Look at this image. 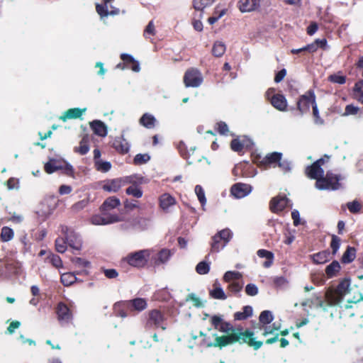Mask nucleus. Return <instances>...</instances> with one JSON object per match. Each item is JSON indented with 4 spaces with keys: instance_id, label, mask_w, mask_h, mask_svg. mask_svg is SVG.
Segmentation results:
<instances>
[{
    "instance_id": "1",
    "label": "nucleus",
    "mask_w": 363,
    "mask_h": 363,
    "mask_svg": "<svg viewBox=\"0 0 363 363\" xmlns=\"http://www.w3.org/2000/svg\"><path fill=\"white\" fill-rule=\"evenodd\" d=\"M218 330L227 333V335L218 336L214 334L215 341L208 342L207 347H223L235 343H246L253 347L254 350H259L263 345L262 341H256L254 332L246 330H243L242 327H233L230 323L223 321Z\"/></svg>"
},
{
    "instance_id": "2",
    "label": "nucleus",
    "mask_w": 363,
    "mask_h": 363,
    "mask_svg": "<svg viewBox=\"0 0 363 363\" xmlns=\"http://www.w3.org/2000/svg\"><path fill=\"white\" fill-rule=\"evenodd\" d=\"M344 179L340 174L327 172L325 176L319 178L315 182V187L319 190H337L342 187L340 181Z\"/></svg>"
},
{
    "instance_id": "3",
    "label": "nucleus",
    "mask_w": 363,
    "mask_h": 363,
    "mask_svg": "<svg viewBox=\"0 0 363 363\" xmlns=\"http://www.w3.org/2000/svg\"><path fill=\"white\" fill-rule=\"evenodd\" d=\"M152 249H145L130 252L123 259L129 265L142 268L146 265L152 252Z\"/></svg>"
},
{
    "instance_id": "4",
    "label": "nucleus",
    "mask_w": 363,
    "mask_h": 363,
    "mask_svg": "<svg viewBox=\"0 0 363 363\" xmlns=\"http://www.w3.org/2000/svg\"><path fill=\"white\" fill-rule=\"evenodd\" d=\"M350 279L345 278L342 280L335 292L328 291L325 294L326 299L330 306L338 304L343 297L350 292Z\"/></svg>"
},
{
    "instance_id": "5",
    "label": "nucleus",
    "mask_w": 363,
    "mask_h": 363,
    "mask_svg": "<svg viewBox=\"0 0 363 363\" xmlns=\"http://www.w3.org/2000/svg\"><path fill=\"white\" fill-rule=\"evenodd\" d=\"M61 234L65 236L67 244L73 249L79 250L82 245V241L79 234L76 233L74 229L67 225L60 226Z\"/></svg>"
},
{
    "instance_id": "6",
    "label": "nucleus",
    "mask_w": 363,
    "mask_h": 363,
    "mask_svg": "<svg viewBox=\"0 0 363 363\" xmlns=\"http://www.w3.org/2000/svg\"><path fill=\"white\" fill-rule=\"evenodd\" d=\"M203 81L202 74L196 68L187 69L184 76V83L186 87H199Z\"/></svg>"
},
{
    "instance_id": "7",
    "label": "nucleus",
    "mask_w": 363,
    "mask_h": 363,
    "mask_svg": "<svg viewBox=\"0 0 363 363\" xmlns=\"http://www.w3.org/2000/svg\"><path fill=\"white\" fill-rule=\"evenodd\" d=\"M315 102V95L312 90L308 91L305 94L300 96L297 102V108L301 114L303 115L309 111L311 106H313Z\"/></svg>"
},
{
    "instance_id": "8",
    "label": "nucleus",
    "mask_w": 363,
    "mask_h": 363,
    "mask_svg": "<svg viewBox=\"0 0 363 363\" xmlns=\"http://www.w3.org/2000/svg\"><path fill=\"white\" fill-rule=\"evenodd\" d=\"M44 169L48 174H52L60 169H65V173L68 175L73 172L72 165L56 159H50L45 164Z\"/></svg>"
},
{
    "instance_id": "9",
    "label": "nucleus",
    "mask_w": 363,
    "mask_h": 363,
    "mask_svg": "<svg viewBox=\"0 0 363 363\" xmlns=\"http://www.w3.org/2000/svg\"><path fill=\"white\" fill-rule=\"evenodd\" d=\"M325 163V160L320 158L314 162L311 166H308L306 169V174L307 177L312 179H315L316 182L319 178L324 177V170L322 165Z\"/></svg>"
},
{
    "instance_id": "10",
    "label": "nucleus",
    "mask_w": 363,
    "mask_h": 363,
    "mask_svg": "<svg viewBox=\"0 0 363 363\" xmlns=\"http://www.w3.org/2000/svg\"><path fill=\"white\" fill-rule=\"evenodd\" d=\"M152 325L155 328H160L162 330H165L167 328L164 315L158 310H152L149 313V319L147 321L146 327H151Z\"/></svg>"
},
{
    "instance_id": "11",
    "label": "nucleus",
    "mask_w": 363,
    "mask_h": 363,
    "mask_svg": "<svg viewBox=\"0 0 363 363\" xmlns=\"http://www.w3.org/2000/svg\"><path fill=\"white\" fill-rule=\"evenodd\" d=\"M120 220L119 216L117 214H108L103 213V215H94L91 218V223L93 225H108L117 223Z\"/></svg>"
},
{
    "instance_id": "12",
    "label": "nucleus",
    "mask_w": 363,
    "mask_h": 363,
    "mask_svg": "<svg viewBox=\"0 0 363 363\" xmlns=\"http://www.w3.org/2000/svg\"><path fill=\"white\" fill-rule=\"evenodd\" d=\"M271 92H274V89H269L267 91V96L270 101L271 104L277 110L280 111H286L287 108V100L283 94H274L271 98L269 95Z\"/></svg>"
},
{
    "instance_id": "13",
    "label": "nucleus",
    "mask_w": 363,
    "mask_h": 363,
    "mask_svg": "<svg viewBox=\"0 0 363 363\" xmlns=\"http://www.w3.org/2000/svg\"><path fill=\"white\" fill-rule=\"evenodd\" d=\"M252 190L250 184L237 183L232 186L231 194L236 199H242L249 195Z\"/></svg>"
},
{
    "instance_id": "14",
    "label": "nucleus",
    "mask_w": 363,
    "mask_h": 363,
    "mask_svg": "<svg viewBox=\"0 0 363 363\" xmlns=\"http://www.w3.org/2000/svg\"><path fill=\"white\" fill-rule=\"evenodd\" d=\"M56 313L57 319L62 325L68 323L72 319V313L70 309L63 303H58Z\"/></svg>"
},
{
    "instance_id": "15",
    "label": "nucleus",
    "mask_w": 363,
    "mask_h": 363,
    "mask_svg": "<svg viewBox=\"0 0 363 363\" xmlns=\"http://www.w3.org/2000/svg\"><path fill=\"white\" fill-rule=\"evenodd\" d=\"M290 201L284 196H278L274 198L270 203V208L272 212L282 211L286 206L291 205Z\"/></svg>"
},
{
    "instance_id": "16",
    "label": "nucleus",
    "mask_w": 363,
    "mask_h": 363,
    "mask_svg": "<svg viewBox=\"0 0 363 363\" xmlns=\"http://www.w3.org/2000/svg\"><path fill=\"white\" fill-rule=\"evenodd\" d=\"M173 252L168 249H162L156 255H151V259L155 265L159 266L160 264H166L172 256Z\"/></svg>"
},
{
    "instance_id": "17",
    "label": "nucleus",
    "mask_w": 363,
    "mask_h": 363,
    "mask_svg": "<svg viewBox=\"0 0 363 363\" xmlns=\"http://www.w3.org/2000/svg\"><path fill=\"white\" fill-rule=\"evenodd\" d=\"M113 1V0H104V4H96V11L101 18L106 17L108 15L114 16L119 13V9L112 6H110L112 9L110 11H108V4Z\"/></svg>"
},
{
    "instance_id": "18",
    "label": "nucleus",
    "mask_w": 363,
    "mask_h": 363,
    "mask_svg": "<svg viewBox=\"0 0 363 363\" xmlns=\"http://www.w3.org/2000/svg\"><path fill=\"white\" fill-rule=\"evenodd\" d=\"M261 0H239L238 6L242 13L255 11L260 6Z\"/></svg>"
},
{
    "instance_id": "19",
    "label": "nucleus",
    "mask_w": 363,
    "mask_h": 363,
    "mask_svg": "<svg viewBox=\"0 0 363 363\" xmlns=\"http://www.w3.org/2000/svg\"><path fill=\"white\" fill-rule=\"evenodd\" d=\"M112 145L117 152L122 154L128 153L130 150V144L124 138L123 135L115 138Z\"/></svg>"
},
{
    "instance_id": "20",
    "label": "nucleus",
    "mask_w": 363,
    "mask_h": 363,
    "mask_svg": "<svg viewBox=\"0 0 363 363\" xmlns=\"http://www.w3.org/2000/svg\"><path fill=\"white\" fill-rule=\"evenodd\" d=\"M86 108H72L65 111L60 119L65 122L69 119L81 118L82 116L86 112Z\"/></svg>"
},
{
    "instance_id": "21",
    "label": "nucleus",
    "mask_w": 363,
    "mask_h": 363,
    "mask_svg": "<svg viewBox=\"0 0 363 363\" xmlns=\"http://www.w3.org/2000/svg\"><path fill=\"white\" fill-rule=\"evenodd\" d=\"M282 157V154L278 152H274L267 154L260 162L261 164L267 167H275Z\"/></svg>"
},
{
    "instance_id": "22",
    "label": "nucleus",
    "mask_w": 363,
    "mask_h": 363,
    "mask_svg": "<svg viewBox=\"0 0 363 363\" xmlns=\"http://www.w3.org/2000/svg\"><path fill=\"white\" fill-rule=\"evenodd\" d=\"M159 201L160 208L165 212H168L169 208L176 204L174 197L167 193L162 194Z\"/></svg>"
},
{
    "instance_id": "23",
    "label": "nucleus",
    "mask_w": 363,
    "mask_h": 363,
    "mask_svg": "<svg viewBox=\"0 0 363 363\" xmlns=\"http://www.w3.org/2000/svg\"><path fill=\"white\" fill-rule=\"evenodd\" d=\"M209 294L214 299L225 300L227 298V295L218 280L214 281L213 289L210 290Z\"/></svg>"
},
{
    "instance_id": "24",
    "label": "nucleus",
    "mask_w": 363,
    "mask_h": 363,
    "mask_svg": "<svg viewBox=\"0 0 363 363\" xmlns=\"http://www.w3.org/2000/svg\"><path fill=\"white\" fill-rule=\"evenodd\" d=\"M121 205V201L116 196H111L106 199L101 206V211L102 213H106L115 208H117Z\"/></svg>"
},
{
    "instance_id": "25",
    "label": "nucleus",
    "mask_w": 363,
    "mask_h": 363,
    "mask_svg": "<svg viewBox=\"0 0 363 363\" xmlns=\"http://www.w3.org/2000/svg\"><path fill=\"white\" fill-rule=\"evenodd\" d=\"M90 127L96 135L101 137H105L107 135V127L102 121L99 120L93 121L90 123Z\"/></svg>"
},
{
    "instance_id": "26",
    "label": "nucleus",
    "mask_w": 363,
    "mask_h": 363,
    "mask_svg": "<svg viewBox=\"0 0 363 363\" xmlns=\"http://www.w3.org/2000/svg\"><path fill=\"white\" fill-rule=\"evenodd\" d=\"M123 186L121 178L108 181L103 186V189L108 192H117Z\"/></svg>"
},
{
    "instance_id": "27",
    "label": "nucleus",
    "mask_w": 363,
    "mask_h": 363,
    "mask_svg": "<svg viewBox=\"0 0 363 363\" xmlns=\"http://www.w3.org/2000/svg\"><path fill=\"white\" fill-rule=\"evenodd\" d=\"M123 186L130 184L132 185H140L143 184V177L138 174H133L121 178Z\"/></svg>"
},
{
    "instance_id": "28",
    "label": "nucleus",
    "mask_w": 363,
    "mask_h": 363,
    "mask_svg": "<svg viewBox=\"0 0 363 363\" xmlns=\"http://www.w3.org/2000/svg\"><path fill=\"white\" fill-rule=\"evenodd\" d=\"M215 0H193V7L196 11L201 12L199 17H202V12L207 7L211 6Z\"/></svg>"
},
{
    "instance_id": "29",
    "label": "nucleus",
    "mask_w": 363,
    "mask_h": 363,
    "mask_svg": "<svg viewBox=\"0 0 363 363\" xmlns=\"http://www.w3.org/2000/svg\"><path fill=\"white\" fill-rule=\"evenodd\" d=\"M128 307L137 311H142L147 308V302L145 299L137 298L128 301Z\"/></svg>"
},
{
    "instance_id": "30",
    "label": "nucleus",
    "mask_w": 363,
    "mask_h": 363,
    "mask_svg": "<svg viewBox=\"0 0 363 363\" xmlns=\"http://www.w3.org/2000/svg\"><path fill=\"white\" fill-rule=\"evenodd\" d=\"M311 258L314 263L318 264H325L330 259V252L324 250L311 255Z\"/></svg>"
},
{
    "instance_id": "31",
    "label": "nucleus",
    "mask_w": 363,
    "mask_h": 363,
    "mask_svg": "<svg viewBox=\"0 0 363 363\" xmlns=\"http://www.w3.org/2000/svg\"><path fill=\"white\" fill-rule=\"evenodd\" d=\"M156 118L150 113H146L140 119V123L146 128L151 129L155 127Z\"/></svg>"
},
{
    "instance_id": "32",
    "label": "nucleus",
    "mask_w": 363,
    "mask_h": 363,
    "mask_svg": "<svg viewBox=\"0 0 363 363\" xmlns=\"http://www.w3.org/2000/svg\"><path fill=\"white\" fill-rule=\"evenodd\" d=\"M253 309L250 306H245L242 308V311L236 312L234 314V318L237 320H243L252 315Z\"/></svg>"
},
{
    "instance_id": "33",
    "label": "nucleus",
    "mask_w": 363,
    "mask_h": 363,
    "mask_svg": "<svg viewBox=\"0 0 363 363\" xmlns=\"http://www.w3.org/2000/svg\"><path fill=\"white\" fill-rule=\"evenodd\" d=\"M247 143H250L251 142L250 140H240L238 138H235L231 141L230 147L234 152H240L243 150L244 147L249 146V144Z\"/></svg>"
},
{
    "instance_id": "34",
    "label": "nucleus",
    "mask_w": 363,
    "mask_h": 363,
    "mask_svg": "<svg viewBox=\"0 0 363 363\" xmlns=\"http://www.w3.org/2000/svg\"><path fill=\"white\" fill-rule=\"evenodd\" d=\"M135 218V230H145L150 226V220L149 218L138 217Z\"/></svg>"
},
{
    "instance_id": "35",
    "label": "nucleus",
    "mask_w": 363,
    "mask_h": 363,
    "mask_svg": "<svg viewBox=\"0 0 363 363\" xmlns=\"http://www.w3.org/2000/svg\"><path fill=\"white\" fill-rule=\"evenodd\" d=\"M340 268L341 267L340 263L337 261L335 260L333 261L329 265L326 267L325 273L329 278H332L336 276V274L340 270Z\"/></svg>"
},
{
    "instance_id": "36",
    "label": "nucleus",
    "mask_w": 363,
    "mask_h": 363,
    "mask_svg": "<svg viewBox=\"0 0 363 363\" xmlns=\"http://www.w3.org/2000/svg\"><path fill=\"white\" fill-rule=\"evenodd\" d=\"M356 257V250L352 247H347L342 257V262L345 264L352 262Z\"/></svg>"
},
{
    "instance_id": "37",
    "label": "nucleus",
    "mask_w": 363,
    "mask_h": 363,
    "mask_svg": "<svg viewBox=\"0 0 363 363\" xmlns=\"http://www.w3.org/2000/svg\"><path fill=\"white\" fill-rule=\"evenodd\" d=\"M242 274L236 271H228L224 274L223 280L227 283L240 281L242 278Z\"/></svg>"
},
{
    "instance_id": "38",
    "label": "nucleus",
    "mask_w": 363,
    "mask_h": 363,
    "mask_svg": "<svg viewBox=\"0 0 363 363\" xmlns=\"http://www.w3.org/2000/svg\"><path fill=\"white\" fill-rule=\"evenodd\" d=\"M225 45L223 43L220 41H216L213 44L212 53L215 57H220L225 53Z\"/></svg>"
},
{
    "instance_id": "39",
    "label": "nucleus",
    "mask_w": 363,
    "mask_h": 363,
    "mask_svg": "<svg viewBox=\"0 0 363 363\" xmlns=\"http://www.w3.org/2000/svg\"><path fill=\"white\" fill-rule=\"evenodd\" d=\"M211 252H219L221 249H223L225 246V245L224 244L223 240H221V239L218 236L217 234H216L212 238V242H211Z\"/></svg>"
},
{
    "instance_id": "40",
    "label": "nucleus",
    "mask_w": 363,
    "mask_h": 363,
    "mask_svg": "<svg viewBox=\"0 0 363 363\" xmlns=\"http://www.w3.org/2000/svg\"><path fill=\"white\" fill-rule=\"evenodd\" d=\"M0 236L3 242H9L13 238L14 232L11 228L4 226L1 228Z\"/></svg>"
},
{
    "instance_id": "41",
    "label": "nucleus",
    "mask_w": 363,
    "mask_h": 363,
    "mask_svg": "<svg viewBox=\"0 0 363 363\" xmlns=\"http://www.w3.org/2000/svg\"><path fill=\"white\" fill-rule=\"evenodd\" d=\"M61 282L64 286H68L77 281V277L74 273H64L61 275Z\"/></svg>"
},
{
    "instance_id": "42",
    "label": "nucleus",
    "mask_w": 363,
    "mask_h": 363,
    "mask_svg": "<svg viewBox=\"0 0 363 363\" xmlns=\"http://www.w3.org/2000/svg\"><path fill=\"white\" fill-rule=\"evenodd\" d=\"M139 185H131L125 189V193L128 195L133 196L135 198L139 199L143 196V192Z\"/></svg>"
},
{
    "instance_id": "43",
    "label": "nucleus",
    "mask_w": 363,
    "mask_h": 363,
    "mask_svg": "<svg viewBox=\"0 0 363 363\" xmlns=\"http://www.w3.org/2000/svg\"><path fill=\"white\" fill-rule=\"evenodd\" d=\"M260 323L263 325L269 324L274 320V315L270 311H263L259 317Z\"/></svg>"
},
{
    "instance_id": "44",
    "label": "nucleus",
    "mask_w": 363,
    "mask_h": 363,
    "mask_svg": "<svg viewBox=\"0 0 363 363\" xmlns=\"http://www.w3.org/2000/svg\"><path fill=\"white\" fill-rule=\"evenodd\" d=\"M194 191H195V194H196L199 202L201 203V204L203 207V209H204V206L206 204V195H205L203 189L202 188V186L201 185H196L195 186Z\"/></svg>"
},
{
    "instance_id": "45",
    "label": "nucleus",
    "mask_w": 363,
    "mask_h": 363,
    "mask_svg": "<svg viewBox=\"0 0 363 363\" xmlns=\"http://www.w3.org/2000/svg\"><path fill=\"white\" fill-rule=\"evenodd\" d=\"M216 234L221 239V240H223L225 245L228 243L233 237V233L228 228L223 229Z\"/></svg>"
},
{
    "instance_id": "46",
    "label": "nucleus",
    "mask_w": 363,
    "mask_h": 363,
    "mask_svg": "<svg viewBox=\"0 0 363 363\" xmlns=\"http://www.w3.org/2000/svg\"><path fill=\"white\" fill-rule=\"evenodd\" d=\"M196 271L199 274H206L210 271V262L202 261L198 263L196 267Z\"/></svg>"
},
{
    "instance_id": "47",
    "label": "nucleus",
    "mask_w": 363,
    "mask_h": 363,
    "mask_svg": "<svg viewBox=\"0 0 363 363\" xmlns=\"http://www.w3.org/2000/svg\"><path fill=\"white\" fill-rule=\"evenodd\" d=\"M75 151L82 155H86L89 151L88 140L85 137L81 140L79 146L75 148Z\"/></svg>"
},
{
    "instance_id": "48",
    "label": "nucleus",
    "mask_w": 363,
    "mask_h": 363,
    "mask_svg": "<svg viewBox=\"0 0 363 363\" xmlns=\"http://www.w3.org/2000/svg\"><path fill=\"white\" fill-rule=\"evenodd\" d=\"M95 165L96 169L101 172H107L111 168V164L109 162L106 161L96 160Z\"/></svg>"
},
{
    "instance_id": "49",
    "label": "nucleus",
    "mask_w": 363,
    "mask_h": 363,
    "mask_svg": "<svg viewBox=\"0 0 363 363\" xmlns=\"http://www.w3.org/2000/svg\"><path fill=\"white\" fill-rule=\"evenodd\" d=\"M150 160V156L148 154H137L134 159L133 163L136 165H141L147 163Z\"/></svg>"
},
{
    "instance_id": "50",
    "label": "nucleus",
    "mask_w": 363,
    "mask_h": 363,
    "mask_svg": "<svg viewBox=\"0 0 363 363\" xmlns=\"http://www.w3.org/2000/svg\"><path fill=\"white\" fill-rule=\"evenodd\" d=\"M67 242L65 238H57L55 240V249L60 253H64L67 250Z\"/></svg>"
},
{
    "instance_id": "51",
    "label": "nucleus",
    "mask_w": 363,
    "mask_h": 363,
    "mask_svg": "<svg viewBox=\"0 0 363 363\" xmlns=\"http://www.w3.org/2000/svg\"><path fill=\"white\" fill-rule=\"evenodd\" d=\"M123 230L130 231L135 230V218H129L120 225Z\"/></svg>"
},
{
    "instance_id": "52",
    "label": "nucleus",
    "mask_w": 363,
    "mask_h": 363,
    "mask_svg": "<svg viewBox=\"0 0 363 363\" xmlns=\"http://www.w3.org/2000/svg\"><path fill=\"white\" fill-rule=\"evenodd\" d=\"M273 282L276 287L280 289H284L289 284L288 279L284 277H275L273 279Z\"/></svg>"
},
{
    "instance_id": "53",
    "label": "nucleus",
    "mask_w": 363,
    "mask_h": 363,
    "mask_svg": "<svg viewBox=\"0 0 363 363\" xmlns=\"http://www.w3.org/2000/svg\"><path fill=\"white\" fill-rule=\"evenodd\" d=\"M228 284V289L233 294H238L243 287V283L240 281H233Z\"/></svg>"
},
{
    "instance_id": "54",
    "label": "nucleus",
    "mask_w": 363,
    "mask_h": 363,
    "mask_svg": "<svg viewBox=\"0 0 363 363\" xmlns=\"http://www.w3.org/2000/svg\"><path fill=\"white\" fill-rule=\"evenodd\" d=\"M340 242H341V240L339 237H337L335 235H332L330 247L332 249L333 255H335L337 252V251L340 247Z\"/></svg>"
},
{
    "instance_id": "55",
    "label": "nucleus",
    "mask_w": 363,
    "mask_h": 363,
    "mask_svg": "<svg viewBox=\"0 0 363 363\" xmlns=\"http://www.w3.org/2000/svg\"><path fill=\"white\" fill-rule=\"evenodd\" d=\"M311 304H315L316 305V307L318 308H323V310H326V308H325L324 306V303L323 301H322V297L321 296H315V301H310L309 300L306 301V302L303 303V306H311Z\"/></svg>"
},
{
    "instance_id": "56",
    "label": "nucleus",
    "mask_w": 363,
    "mask_h": 363,
    "mask_svg": "<svg viewBox=\"0 0 363 363\" xmlns=\"http://www.w3.org/2000/svg\"><path fill=\"white\" fill-rule=\"evenodd\" d=\"M186 301H191L193 303V305L197 308H201L203 306V303L195 294H189L186 298Z\"/></svg>"
},
{
    "instance_id": "57",
    "label": "nucleus",
    "mask_w": 363,
    "mask_h": 363,
    "mask_svg": "<svg viewBox=\"0 0 363 363\" xmlns=\"http://www.w3.org/2000/svg\"><path fill=\"white\" fill-rule=\"evenodd\" d=\"M349 211L352 213H359L361 210L362 206L357 201H353L347 203Z\"/></svg>"
},
{
    "instance_id": "58",
    "label": "nucleus",
    "mask_w": 363,
    "mask_h": 363,
    "mask_svg": "<svg viewBox=\"0 0 363 363\" xmlns=\"http://www.w3.org/2000/svg\"><path fill=\"white\" fill-rule=\"evenodd\" d=\"M150 35H155V27L152 21H150L145 28L143 35L145 38H148Z\"/></svg>"
},
{
    "instance_id": "59",
    "label": "nucleus",
    "mask_w": 363,
    "mask_h": 363,
    "mask_svg": "<svg viewBox=\"0 0 363 363\" xmlns=\"http://www.w3.org/2000/svg\"><path fill=\"white\" fill-rule=\"evenodd\" d=\"M48 259L52 264L56 268H60L62 267V261L60 256L57 255L52 254L49 256Z\"/></svg>"
},
{
    "instance_id": "60",
    "label": "nucleus",
    "mask_w": 363,
    "mask_h": 363,
    "mask_svg": "<svg viewBox=\"0 0 363 363\" xmlns=\"http://www.w3.org/2000/svg\"><path fill=\"white\" fill-rule=\"evenodd\" d=\"M258 287L255 284H248L245 286V292L248 296H256L258 294Z\"/></svg>"
},
{
    "instance_id": "61",
    "label": "nucleus",
    "mask_w": 363,
    "mask_h": 363,
    "mask_svg": "<svg viewBox=\"0 0 363 363\" xmlns=\"http://www.w3.org/2000/svg\"><path fill=\"white\" fill-rule=\"evenodd\" d=\"M329 80L333 83L343 84L346 82V77L342 75L332 74L329 77Z\"/></svg>"
},
{
    "instance_id": "62",
    "label": "nucleus",
    "mask_w": 363,
    "mask_h": 363,
    "mask_svg": "<svg viewBox=\"0 0 363 363\" xmlns=\"http://www.w3.org/2000/svg\"><path fill=\"white\" fill-rule=\"evenodd\" d=\"M89 203V200L87 199L81 200L76 203H74L72 208L74 211H79L85 208Z\"/></svg>"
},
{
    "instance_id": "63",
    "label": "nucleus",
    "mask_w": 363,
    "mask_h": 363,
    "mask_svg": "<svg viewBox=\"0 0 363 363\" xmlns=\"http://www.w3.org/2000/svg\"><path fill=\"white\" fill-rule=\"evenodd\" d=\"M223 321V317L221 315H214L211 318V324L213 325V327L216 329H218V330L220 325L222 324Z\"/></svg>"
},
{
    "instance_id": "64",
    "label": "nucleus",
    "mask_w": 363,
    "mask_h": 363,
    "mask_svg": "<svg viewBox=\"0 0 363 363\" xmlns=\"http://www.w3.org/2000/svg\"><path fill=\"white\" fill-rule=\"evenodd\" d=\"M277 164L284 172H289L291 169V164L288 160H281Z\"/></svg>"
}]
</instances>
